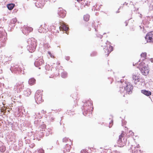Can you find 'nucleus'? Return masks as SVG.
<instances>
[{
  "instance_id": "1",
  "label": "nucleus",
  "mask_w": 153,
  "mask_h": 153,
  "mask_svg": "<svg viewBox=\"0 0 153 153\" xmlns=\"http://www.w3.org/2000/svg\"><path fill=\"white\" fill-rule=\"evenodd\" d=\"M34 123L36 126L38 127L39 126L38 130L36 131V136L42 137L43 136V131H45V125L43 124L42 125H41L40 120H37L36 118L35 119Z\"/></svg>"
},
{
  "instance_id": "2",
  "label": "nucleus",
  "mask_w": 153,
  "mask_h": 153,
  "mask_svg": "<svg viewBox=\"0 0 153 153\" xmlns=\"http://www.w3.org/2000/svg\"><path fill=\"white\" fill-rule=\"evenodd\" d=\"M27 42L28 45L27 46L28 50L30 52H32L35 51L37 45L35 39L32 38L28 39Z\"/></svg>"
},
{
  "instance_id": "3",
  "label": "nucleus",
  "mask_w": 153,
  "mask_h": 153,
  "mask_svg": "<svg viewBox=\"0 0 153 153\" xmlns=\"http://www.w3.org/2000/svg\"><path fill=\"white\" fill-rule=\"evenodd\" d=\"M92 106V102L90 100H88L86 101V102L83 105V110L85 111V112L83 113V114H86L87 116H89V115H88L87 113H85V111L87 112V113H91L93 109Z\"/></svg>"
},
{
  "instance_id": "4",
  "label": "nucleus",
  "mask_w": 153,
  "mask_h": 153,
  "mask_svg": "<svg viewBox=\"0 0 153 153\" xmlns=\"http://www.w3.org/2000/svg\"><path fill=\"white\" fill-rule=\"evenodd\" d=\"M10 70L12 73L22 74H25L24 70L22 71L21 67L17 64H12L10 68Z\"/></svg>"
},
{
  "instance_id": "5",
  "label": "nucleus",
  "mask_w": 153,
  "mask_h": 153,
  "mask_svg": "<svg viewBox=\"0 0 153 153\" xmlns=\"http://www.w3.org/2000/svg\"><path fill=\"white\" fill-rule=\"evenodd\" d=\"M42 91L40 90H38L36 92L34 97L37 103H40L43 101L42 98Z\"/></svg>"
},
{
  "instance_id": "6",
  "label": "nucleus",
  "mask_w": 153,
  "mask_h": 153,
  "mask_svg": "<svg viewBox=\"0 0 153 153\" xmlns=\"http://www.w3.org/2000/svg\"><path fill=\"white\" fill-rule=\"evenodd\" d=\"M122 133L119 136V139L117 141L118 146L120 147H122L125 145L127 139L124 138L123 136Z\"/></svg>"
},
{
  "instance_id": "7",
  "label": "nucleus",
  "mask_w": 153,
  "mask_h": 153,
  "mask_svg": "<svg viewBox=\"0 0 153 153\" xmlns=\"http://www.w3.org/2000/svg\"><path fill=\"white\" fill-rule=\"evenodd\" d=\"M7 33L4 31L0 30V43L1 45L4 46L7 39Z\"/></svg>"
},
{
  "instance_id": "8",
  "label": "nucleus",
  "mask_w": 153,
  "mask_h": 153,
  "mask_svg": "<svg viewBox=\"0 0 153 153\" xmlns=\"http://www.w3.org/2000/svg\"><path fill=\"white\" fill-rule=\"evenodd\" d=\"M122 84L123 85V86L125 87V91L127 93L129 94L131 92L133 87L129 82H122Z\"/></svg>"
},
{
  "instance_id": "9",
  "label": "nucleus",
  "mask_w": 153,
  "mask_h": 153,
  "mask_svg": "<svg viewBox=\"0 0 153 153\" xmlns=\"http://www.w3.org/2000/svg\"><path fill=\"white\" fill-rule=\"evenodd\" d=\"M33 3H35L36 6L38 8L42 7L48 0H33Z\"/></svg>"
},
{
  "instance_id": "10",
  "label": "nucleus",
  "mask_w": 153,
  "mask_h": 153,
  "mask_svg": "<svg viewBox=\"0 0 153 153\" xmlns=\"http://www.w3.org/2000/svg\"><path fill=\"white\" fill-rule=\"evenodd\" d=\"M145 39L146 42H153V31L148 33L146 35Z\"/></svg>"
},
{
  "instance_id": "11",
  "label": "nucleus",
  "mask_w": 153,
  "mask_h": 153,
  "mask_svg": "<svg viewBox=\"0 0 153 153\" xmlns=\"http://www.w3.org/2000/svg\"><path fill=\"white\" fill-rule=\"evenodd\" d=\"M44 63V61L42 57H39L36 59L34 64L36 67H38L43 64Z\"/></svg>"
},
{
  "instance_id": "12",
  "label": "nucleus",
  "mask_w": 153,
  "mask_h": 153,
  "mask_svg": "<svg viewBox=\"0 0 153 153\" xmlns=\"http://www.w3.org/2000/svg\"><path fill=\"white\" fill-rule=\"evenodd\" d=\"M17 19L16 18H13L11 20L8 27V30L12 31L13 27L15 26V24L17 22Z\"/></svg>"
},
{
  "instance_id": "13",
  "label": "nucleus",
  "mask_w": 153,
  "mask_h": 153,
  "mask_svg": "<svg viewBox=\"0 0 153 153\" xmlns=\"http://www.w3.org/2000/svg\"><path fill=\"white\" fill-rule=\"evenodd\" d=\"M58 16L62 18L64 17L66 15V11L62 8H59L57 10Z\"/></svg>"
},
{
  "instance_id": "14",
  "label": "nucleus",
  "mask_w": 153,
  "mask_h": 153,
  "mask_svg": "<svg viewBox=\"0 0 153 153\" xmlns=\"http://www.w3.org/2000/svg\"><path fill=\"white\" fill-rule=\"evenodd\" d=\"M33 30V28L30 27L24 26L22 30V32L25 35H27Z\"/></svg>"
},
{
  "instance_id": "15",
  "label": "nucleus",
  "mask_w": 153,
  "mask_h": 153,
  "mask_svg": "<svg viewBox=\"0 0 153 153\" xmlns=\"http://www.w3.org/2000/svg\"><path fill=\"white\" fill-rule=\"evenodd\" d=\"M143 75H147L149 72V68L147 66L143 67L141 69H140Z\"/></svg>"
},
{
  "instance_id": "16",
  "label": "nucleus",
  "mask_w": 153,
  "mask_h": 153,
  "mask_svg": "<svg viewBox=\"0 0 153 153\" xmlns=\"http://www.w3.org/2000/svg\"><path fill=\"white\" fill-rule=\"evenodd\" d=\"M106 48L105 47V48H104V50L105 51V53H106L105 54L106 56H107L108 55L109 53L113 51V48L112 46H109L108 48L107 47H106Z\"/></svg>"
},
{
  "instance_id": "17",
  "label": "nucleus",
  "mask_w": 153,
  "mask_h": 153,
  "mask_svg": "<svg viewBox=\"0 0 153 153\" xmlns=\"http://www.w3.org/2000/svg\"><path fill=\"white\" fill-rule=\"evenodd\" d=\"M45 28L43 27L42 28V27H40L39 29H38V31L40 33H46L48 31V27H47V25H45Z\"/></svg>"
},
{
  "instance_id": "18",
  "label": "nucleus",
  "mask_w": 153,
  "mask_h": 153,
  "mask_svg": "<svg viewBox=\"0 0 153 153\" xmlns=\"http://www.w3.org/2000/svg\"><path fill=\"white\" fill-rule=\"evenodd\" d=\"M72 143L67 144L64 148L63 152L64 153H66V152H68L70 151L71 148V145Z\"/></svg>"
},
{
  "instance_id": "19",
  "label": "nucleus",
  "mask_w": 153,
  "mask_h": 153,
  "mask_svg": "<svg viewBox=\"0 0 153 153\" xmlns=\"http://www.w3.org/2000/svg\"><path fill=\"white\" fill-rule=\"evenodd\" d=\"M23 87V85L20 83H17L14 86V90L16 91L18 89L20 90V89H22V87Z\"/></svg>"
},
{
  "instance_id": "20",
  "label": "nucleus",
  "mask_w": 153,
  "mask_h": 153,
  "mask_svg": "<svg viewBox=\"0 0 153 153\" xmlns=\"http://www.w3.org/2000/svg\"><path fill=\"white\" fill-rule=\"evenodd\" d=\"M60 30H61L66 31L68 29V27L64 23H62L60 27H59Z\"/></svg>"
},
{
  "instance_id": "21",
  "label": "nucleus",
  "mask_w": 153,
  "mask_h": 153,
  "mask_svg": "<svg viewBox=\"0 0 153 153\" xmlns=\"http://www.w3.org/2000/svg\"><path fill=\"white\" fill-rule=\"evenodd\" d=\"M132 78L133 80H134V83L136 84L137 82L140 81V80L138 76L134 74L132 75Z\"/></svg>"
},
{
  "instance_id": "22",
  "label": "nucleus",
  "mask_w": 153,
  "mask_h": 153,
  "mask_svg": "<svg viewBox=\"0 0 153 153\" xmlns=\"http://www.w3.org/2000/svg\"><path fill=\"white\" fill-rule=\"evenodd\" d=\"M118 83L120 85V89L119 91L120 93H122L125 91V87H124L123 85L122 84V82L121 81H120V82L118 81Z\"/></svg>"
},
{
  "instance_id": "23",
  "label": "nucleus",
  "mask_w": 153,
  "mask_h": 153,
  "mask_svg": "<svg viewBox=\"0 0 153 153\" xmlns=\"http://www.w3.org/2000/svg\"><path fill=\"white\" fill-rule=\"evenodd\" d=\"M137 64L139 65V66L137 67V68H138L139 69H141L144 66H147L146 65L144 62H140V61L137 63Z\"/></svg>"
},
{
  "instance_id": "24",
  "label": "nucleus",
  "mask_w": 153,
  "mask_h": 153,
  "mask_svg": "<svg viewBox=\"0 0 153 153\" xmlns=\"http://www.w3.org/2000/svg\"><path fill=\"white\" fill-rule=\"evenodd\" d=\"M31 93V90L29 88H27L24 91V94L26 96H29Z\"/></svg>"
},
{
  "instance_id": "25",
  "label": "nucleus",
  "mask_w": 153,
  "mask_h": 153,
  "mask_svg": "<svg viewBox=\"0 0 153 153\" xmlns=\"http://www.w3.org/2000/svg\"><path fill=\"white\" fill-rule=\"evenodd\" d=\"M141 92L144 95L148 96L151 95L152 94L151 92L146 90H141Z\"/></svg>"
},
{
  "instance_id": "26",
  "label": "nucleus",
  "mask_w": 153,
  "mask_h": 153,
  "mask_svg": "<svg viewBox=\"0 0 153 153\" xmlns=\"http://www.w3.org/2000/svg\"><path fill=\"white\" fill-rule=\"evenodd\" d=\"M36 80L34 78L30 79L28 81V83L30 85H32L35 83Z\"/></svg>"
},
{
  "instance_id": "27",
  "label": "nucleus",
  "mask_w": 153,
  "mask_h": 153,
  "mask_svg": "<svg viewBox=\"0 0 153 153\" xmlns=\"http://www.w3.org/2000/svg\"><path fill=\"white\" fill-rule=\"evenodd\" d=\"M131 149L133 153H141V150L137 149L135 147H134V148L133 147H132Z\"/></svg>"
},
{
  "instance_id": "28",
  "label": "nucleus",
  "mask_w": 153,
  "mask_h": 153,
  "mask_svg": "<svg viewBox=\"0 0 153 153\" xmlns=\"http://www.w3.org/2000/svg\"><path fill=\"white\" fill-rule=\"evenodd\" d=\"M15 4L13 3L8 4L7 5V7L9 10H12L15 6Z\"/></svg>"
},
{
  "instance_id": "29",
  "label": "nucleus",
  "mask_w": 153,
  "mask_h": 153,
  "mask_svg": "<svg viewBox=\"0 0 153 153\" xmlns=\"http://www.w3.org/2000/svg\"><path fill=\"white\" fill-rule=\"evenodd\" d=\"M63 142L66 143L67 142H68V143H72L71 140L69 139L68 138L65 137L63 139Z\"/></svg>"
},
{
  "instance_id": "30",
  "label": "nucleus",
  "mask_w": 153,
  "mask_h": 153,
  "mask_svg": "<svg viewBox=\"0 0 153 153\" xmlns=\"http://www.w3.org/2000/svg\"><path fill=\"white\" fill-rule=\"evenodd\" d=\"M23 47H19L18 49V53L19 54H22L23 53V50L22 49Z\"/></svg>"
},
{
  "instance_id": "31",
  "label": "nucleus",
  "mask_w": 153,
  "mask_h": 153,
  "mask_svg": "<svg viewBox=\"0 0 153 153\" xmlns=\"http://www.w3.org/2000/svg\"><path fill=\"white\" fill-rule=\"evenodd\" d=\"M89 17L90 16L89 15L86 14L84 16L83 19L85 21H88L89 20Z\"/></svg>"
},
{
  "instance_id": "32",
  "label": "nucleus",
  "mask_w": 153,
  "mask_h": 153,
  "mask_svg": "<svg viewBox=\"0 0 153 153\" xmlns=\"http://www.w3.org/2000/svg\"><path fill=\"white\" fill-rule=\"evenodd\" d=\"M67 73L66 72L63 71L61 73V76L63 78H65L67 76Z\"/></svg>"
},
{
  "instance_id": "33",
  "label": "nucleus",
  "mask_w": 153,
  "mask_h": 153,
  "mask_svg": "<svg viewBox=\"0 0 153 153\" xmlns=\"http://www.w3.org/2000/svg\"><path fill=\"white\" fill-rule=\"evenodd\" d=\"M141 57L143 58L142 60H144V59H145L146 56V53H142L140 55Z\"/></svg>"
},
{
  "instance_id": "34",
  "label": "nucleus",
  "mask_w": 153,
  "mask_h": 153,
  "mask_svg": "<svg viewBox=\"0 0 153 153\" xmlns=\"http://www.w3.org/2000/svg\"><path fill=\"white\" fill-rule=\"evenodd\" d=\"M6 150V148L4 146H2L0 147V151L2 152H4Z\"/></svg>"
},
{
  "instance_id": "35",
  "label": "nucleus",
  "mask_w": 153,
  "mask_h": 153,
  "mask_svg": "<svg viewBox=\"0 0 153 153\" xmlns=\"http://www.w3.org/2000/svg\"><path fill=\"white\" fill-rule=\"evenodd\" d=\"M38 153H44V151L42 149H39L38 151Z\"/></svg>"
},
{
  "instance_id": "36",
  "label": "nucleus",
  "mask_w": 153,
  "mask_h": 153,
  "mask_svg": "<svg viewBox=\"0 0 153 153\" xmlns=\"http://www.w3.org/2000/svg\"><path fill=\"white\" fill-rule=\"evenodd\" d=\"M48 54L49 55L50 57L51 58H53L54 57V55L52 53H51V52H48Z\"/></svg>"
},
{
  "instance_id": "37",
  "label": "nucleus",
  "mask_w": 153,
  "mask_h": 153,
  "mask_svg": "<svg viewBox=\"0 0 153 153\" xmlns=\"http://www.w3.org/2000/svg\"><path fill=\"white\" fill-rule=\"evenodd\" d=\"M96 54H97V53L96 52H92L91 54V56H95L96 55Z\"/></svg>"
},
{
  "instance_id": "38",
  "label": "nucleus",
  "mask_w": 153,
  "mask_h": 153,
  "mask_svg": "<svg viewBox=\"0 0 153 153\" xmlns=\"http://www.w3.org/2000/svg\"><path fill=\"white\" fill-rule=\"evenodd\" d=\"M112 123H113V120H111V122H110L109 123V128H110V127H111L112 126V125H113Z\"/></svg>"
},
{
  "instance_id": "39",
  "label": "nucleus",
  "mask_w": 153,
  "mask_h": 153,
  "mask_svg": "<svg viewBox=\"0 0 153 153\" xmlns=\"http://www.w3.org/2000/svg\"><path fill=\"white\" fill-rule=\"evenodd\" d=\"M66 59L67 60H68L70 59V57H68V56L66 58Z\"/></svg>"
},
{
  "instance_id": "40",
  "label": "nucleus",
  "mask_w": 153,
  "mask_h": 153,
  "mask_svg": "<svg viewBox=\"0 0 153 153\" xmlns=\"http://www.w3.org/2000/svg\"><path fill=\"white\" fill-rule=\"evenodd\" d=\"M51 28H52L53 29H55L54 27L53 26H51Z\"/></svg>"
},
{
  "instance_id": "41",
  "label": "nucleus",
  "mask_w": 153,
  "mask_h": 153,
  "mask_svg": "<svg viewBox=\"0 0 153 153\" xmlns=\"http://www.w3.org/2000/svg\"><path fill=\"white\" fill-rule=\"evenodd\" d=\"M129 133H130V134H131V135H133V133L132 132V131H130L129 132Z\"/></svg>"
},
{
  "instance_id": "42",
  "label": "nucleus",
  "mask_w": 153,
  "mask_h": 153,
  "mask_svg": "<svg viewBox=\"0 0 153 153\" xmlns=\"http://www.w3.org/2000/svg\"><path fill=\"white\" fill-rule=\"evenodd\" d=\"M47 65H46L45 66V69L47 71Z\"/></svg>"
},
{
  "instance_id": "43",
  "label": "nucleus",
  "mask_w": 153,
  "mask_h": 153,
  "mask_svg": "<svg viewBox=\"0 0 153 153\" xmlns=\"http://www.w3.org/2000/svg\"><path fill=\"white\" fill-rule=\"evenodd\" d=\"M139 147V145H138L136 147L137 148H138Z\"/></svg>"
},
{
  "instance_id": "44",
  "label": "nucleus",
  "mask_w": 153,
  "mask_h": 153,
  "mask_svg": "<svg viewBox=\"0 0 153 153\" xmlns=\"http://www.w3.org/2000/svg\"><path fill=\"white\" fill-rule=\"evenodd\" d=\"M53 117H51V120H53Z\"/></svg>"
},
{
  "instance_id": "45",
  "label": "nucleus",
  "mask_w": 153,
  "mask_h": 153,
  "mask_svg": "<svg viewBox=\"0 0 153 153\" xmlns=\"http://www.w3.org/2000/svg\"><path fill=\"white\" fill-rule=\"evenodd\" d=\"M77 0V1L78 2H79L80 1H82V0Z\"/></svg>"
},
{
  "instance_id": "46",
  "label": "nucleus",
  "mask_w": 153,
  "mask_h": 153,
  "mask_svg": "<svg viewBox=\"0 0 153 153\" xmlns=\"http://www.w3.org/2000/svg\"><path fill=\"white\" fill-rule=\"evenodd\" d=\"M125 23H126V26L127 25V22H125Z\"/></svg>"
},
{
  "instance_id": "47",
  "label": "nucleus",
  "mask_w": 153,
  "mask_h": 153,
  "mask_svg": "<svg viewBox=\"0 0 153 153\" xmlns=\"http://www.w3.org/2000/svg\"><path fill=\"white\" fill-rule=\"evenodd\" d=\"M97 4H96L94 6V7H97Z\"/></svg>"
},
{
  "instance_id": "48",
  "label": "nucleus",
  "mask_w": 153,
  "mask_h": 153,
  "mask_svg": "<svg viewBox=\"0 0 153 153\" xmlns=\"http://www.w3.org/2000/svg\"><path fill=\"white\" fill-rule=\"evenodd\" d=\"M94 28H95V30L96 31H97V29H96V27H94Z\"/></svg>"
},
{
  "instance_id": "49",
  "label": "nucleus",
  "mask_w": 153,
  "mask_h": 153,
  "mask_svg": "<svg viewBox=\"0 0 153 153\" xmlns=\"http://www.w3.org/2000/svg\"><path fill=\"white\" fill-rule=\"evenodd\" d=\"M45 46H46L47 47L48 46V45L47 44H46L45 45Z\"/></svg>"
},
{
  "instance_id": "50",
  "label": "nucleus",
  "mask_w": 153,
  "mask_h": 153,
  "mask_svg": "<svg viewBox=\"0 0 153 153\" xmlns=\"http://www.w3.org/2000/svg\"><path fill=\"white\" fill-rule=\"evenodd\" d=\"M100 38H102V36H100L99 37Z\"/></svg>"
},
{
  "instance_id": "51",
  "label": "nucleus",
  "mask_w": 153,
  "mask_h": 153,
  "mask_svg": "<svg viewBox=\"0 0 153 153\" xmlns=\"http://www.w3.org/2000/svg\"><path fill=\"white\" fill-rule=\"evenodd\" d=\"M141 16H142L141 14H140V17L141 18V17H142Z\"/></svg>"
},
{
  "instance_id": "52",
  "label": "nucleus",
  "mask_w": 153,
  "mask_h": 153,
  "mask_svg": "<svg viewBox=\"0 0 153 153\" xmlns=\"http://www.w3.org/2000/svg\"><path fill=\"white\" fill-rule=\"evenodd\" d=\"M85 4L86 5H88V3L86 4V3H85Z\"/></svg>"
},
{
  "instance_id": "53",
  "label": "nucleus",
  "mask_w": 153,
  "mask_h": 153,
  "mask_svg": "<svg viewBox=\"0 0 153 153\" xmlns=\"http://www.w3.org/2000/svg\"><path fill=\"white\" fill-rule=\"evenodd\" d=\"M126 122H124V124H126Z\"/></svg>"
},
{
  "instance_id": "54",
  "label": "nucleus",
  "mask_w": 153,
  "mask_h": 153,
  "mask_svg": "<svg viewBox=\"0 0 153 153\" xmlns=\"http://www.w3.org/2000/svg\"><path fill=\"white\" fill-rule=\"evenodd\" d=\"M124 121H123V120L122 121V123H123V122Z\"/></svg>"
},
{
  "instance_id": "55",
  "label": "nucleus",
  "mask_w": 153,
  "mask_h": 153,
  "mask_svg": "<svg viewBox=\"0 0 153 153\" xmlns=\"http://www.w3.org/2000/svg\"><path fill=\"white\" fill-rule=\"evenodd\" d=\"M107 43H109V42H108V41H107Z\"/></svg>"
},
{
  "instance_id": "56",
  "label": "nucleus",
  "mask_w": 153,
  "mask_h": 153,
  "mask_svg": "<svg viewBox=\"0 0 153 153\" xmlns=\"http://www.w3.org/2000/svg\"><path fill=\"white\" fill-rule=\"evenodd\" d=\"M135 65L134 64V63H133V65Z\"/></svg>"
},
{
  "instance_id": "57",
  "label": "nucleus",
  "mask_w": 153,
  "mask_h": 153,
  "mask_svg": "<svg viewBox=\"0 0 153 153\" xmlns=\"http://www.w3.org/2000/svg\"><path fill=\"white\" fill-rule=\"evenodd\" d=\"M50 30H51V31H52V29H51V30L50 29Z\"/></svg>"
},
{
  "instance_id": "58",
  "label": "nucleus",
  "mask_w": 153,
  "mask_h": 153,
  "mask_svg": "<svg viewBox=\"0 0 153 153\" xmlns=\"http://www.w3.org/2000/svg\"><path fill=\"white\" fill-rule=\"evenodd\" d=\"M39 69H40V67H39Z\"/></svg>"
},
{
  "instance_id": "59",
  "label": "nucleus",
  "mask_w": 153,
  "mask_h": 153,
  "mask_svg": "<svg viewBox=\"0 0 153 153\" xmlns=\"http://www.w3.org/2000/svg\"><path fill=\"white\" fill-rule=\"evenodd\" d=\"M83 153V152H82V153Z\"/></svg>"
}]
</instances>
